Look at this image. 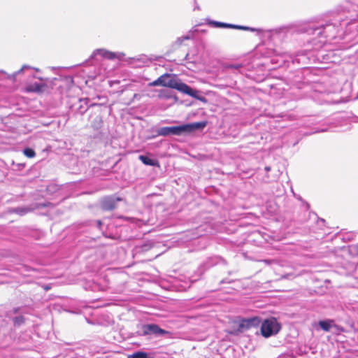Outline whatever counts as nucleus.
<instances>
[{
  "instance_id": "1",
  "label": "nucleus",
  "mask_w": 358,
  "mask_h": 358,
  "mask_svg": "<svg viewBox=\"0 0 358 358\" xmlns=\"http://www.w3.org/2000/svg\"><path fill=\"white\" fill-rule=\"evenodd\" d=\"M149 86H163L176 89L190 96L196 97V92L193 90L187 84L181 82L175 75H171L169 73L163 74L157 80L149 83Z\"/></svg>"
},
{
  "instance_id": "2",
  "label": "nucleus",
  "mask_w": 358,
  "mask_h": 358,
  "mask_svg": "<svg viewBox=\"0 0 358 358\" xmlns=\"http://www.w3.org/2000/svg\"><path fill=\"white\" fill-rule=\"evenodd\" d=\"M206 125L204 122L185 124L176 127H165L159 128L157 131L158 136H167L170 135L180 136L190 134L196 130L203 129Z\"/></svg>"
},
{
  "instance_id": "3",
  "label": "nucleus",
  "mask_w": 358,
  "mask_h": 358,
  "mask_svg": "<svg viewBox=\"0 0 358 358\" xmlns=\"http://www.w3.org/2000/svg\"><path fill=\"white\" fill-rule=\"evenodd\" d=\"M281 329L280 324L275 317L264 320L261 326V332L264 337L268 338L277 334Z\"/></svg>"
},
{
  "instance_id": "4",
  "label": "nucleus",
  "mask_w": 358,
  "mask_h": 358,
  "mask_svg": "<svg viewBox=\"0 0 358 358\" xmlns=\"http://www.w3.org/2000/svg\"><path fill=\"white\" fill-rule=\"evenodd\" d=\"M97 55L112 60L116 58L121 59L124 56V54L122 52H113L105 49H96L93 52L91 58H95Z\"/></svg>"
},
{
  "instance_id": "5",
  "label": "nucleus",
  "mask_w": 358,
  "mask_h": 358,
  "mask_svg": "<svg viewBox=\"0 0 358 358\" xmlns=\"http://www.w3.org/2000/svg\"><path fill=\"white\" fill-rule=\"evenodd\" d=\"M142 331L143 335L154 334L156 336H162L169 333L167 331L161 329L158 325L155 324H144L142 327Z\"/></svg>"
},
{
  "instance_id": "6",
  "label": "nucleus",
  "mask_w": 358,
  "mask_h": 358,
  "mask_svg": "<svg viewBox=\"0 0 358 358\" xmlns=\"http://www.w3.org/2000/svg\"><path fill=\"white\" fill-rule=\"evenodd\" d=\"M121 199L118 197L108 196L103 199L101 201V207L104 210H110L115 208L117 202Z\"/></svg>"
},
{
  "instance_id": "7",
  "label": "nucleus",
  "mask_w": 358,
  "mask_h": 358,
  "mask_svg": "<svg viewBox=\"0 0 358 358\" xmlns=\"http://www.w3.org/2000/svg\"><path fill=\"white\" fill-rule=\"evenodd\" d=\"M262 322L261 319L259 317H252L250 318L243 320L241 326L243 327L250 328L252 327H257Z\"/></svg>"
},
{
  "instance_id": "8",
  "label": "nucleus",
  "mask_w": 358,
  "mask_h": 358,
  "mask_svg": "<svg viewBox=\"0 0 358 358\" xmlns=\"http://www.w3.org/2000/svg\"><path fill=\"white\" fill-rule=\"evenodd\" d=\"M46 85L43 83H35L30 84L26 87L27 92H42L44 91Z\"/></svg>"
},
{
  "instance_id": "9",
  "label": "nucleus",
  "mask_w": 358,
  "mask_h": 358,
  "mask_svg": "<svg viewBox=\"0 0 358 358\" xmlns=\"http://www.w3.org/2000/svg\"><path fill=\"white\" fill-rule=\"evenodd\" d=\"M32 210V208L29 207H18L13 209V212L20 215H24L26 213Z\"/></svg>"
},
{
  "instance_id": "10",
  "label": "nucleus",
  "mask_w": 358,
  "mask_h": 358,
  "mask_svg": "<svg viewBox=\"0 0 358 358\" xmlns=\"http://www.w3.org/2000/svg\"><path fill=\"white\" fill-rule=\"evenodd\" d=\"M139 159L144 164H146V165H150V166H154L155 164V162L153 159L146 157V156H144V155H140L139 156Z\"/></svg>"
},
{
  "instance_id": "11",
  "label": "nucleus",
  "mask_w": 358,
  "mask_h": 358,
  "mask_svg": "<svg viewBox=\"0 0 358 358\" xmlns=\"http://www.w3.org/2000/svg\"><path fill=\"white\" fill-rule=\"evenodd\" d=\"M210 24H213L215 27H222V28H229V27H232L231 24H227L217 21H211L210 22Z\"/></svg>"
},
{
  "instance_id": "12",
  "label": "nucleus",
  "mask_w": 358,
  "mask_h": 358,
  "mask_svg": "<svg viewBox=\"0 0 358 358\" xmlns=\"http://www.w3.org/2000/svg\"><path fill=\"white\" fill-rule=\"evenodd\" d=\"M32 69L31 66H28V65H24L22 66V67L17 71L15 72L13 74H12L11 76H8V78L10 79H13L14 80L15 78V77L19 74L21 72L24 71V70L26 69Z\"/></svg>"
},
{
  "instance_id": "13",
  "label": "nucleus",
  "mask_w": 358,
  "mask_h": 358,
  "mask_svg": "<svg viewBox=\"0 0 358 358\" xmlns=\"http://www.w3.org/2000/svg\"><path fill=\"white\" fill-rule=\"evenodd\" d=\"M320 327L324 331H328L331 328L330 321H320L319 322Z\"/></svg>"
},
{
  "instance_id": "14",
  "label": "nucleus",
  "mask_w": 358,
  "mask_h": 358,
  "mask_svg": "<svg viewBox=\"0 0 358 358\" xmlns=\"http://www.w3.org/2000/svg\"><path fill=\"white\" fill-rule=\"evenodd\" d=\"M129 358H150L147 353L143 352H136L129 356Z\"/></svg>"
},
{
  "instance_id": "15",
  "label": "nucleus",
  "mask_w": 358,
  "mask_h": 358,
  "mask_svg": "<svg viewBox=\"0 0 358 358\" xmlns=\"http://www.w3.org/2000/svg\"><path fill=\"white\" fill-rule=\"evenodd\" d=\"M23 152H24V155L29 158H32L36 155L35 152L31 148L24 149Z\"/></svg>"
},
{
  "instance_id": "16",
  "label": "nucleus",
  "mask_w": 358,
  "mask_h": 358,
  "mask_svg": "<svg viewBox=\"0 0 358 358\" xmlns=\"http://www.w3.org/2000/svg\"><path fill=\"white\" fill-rule=\"evenodd\" d=\"M229 28L243 29V30H250L252 31L257 30L256 29H254V28H250L248 27H244V26H240V25H234V24H232V27H229Z\"/></svg>"
},
{
  "instance_id": "17",
  "label": "nucleus",
  "mask_w": 358,
  "mask_h": 358,
  "mask_svg": "<svg viewBox=\"0 0 358 358\" xmlns=\"http://www.w3.org/2000/svg\"><path fill=\"white\" fill-rule=\"evenodd\" d=\"M14 323L17 325H20L24 322V318L22 316L16 317L13 320Z\"/></svg>"
},
{
  "instance_id": "18",
  "label": "nucleus",
  "mask_w": 358,
  "mask_h": 358,
  "mask_svg": "<svg viewBox=\"0 0 358 358\" xmlns=\"http://www.w3.org/2000/svg\"><path fill=\"white\" fill-rule=\"evenodd\" d=\"M325 27H317L313 29L314 31H317L319 34L322 33V30L324 29Z\"/></svg>"
},
{
  "instance_id": "19",
  "label": "nucleus",
  "mask_w": 358,
  "mask_h": 358,
  "mask_svg": "<svg viewBox=\"0 0 358 358\" xmlns=\"http://www.w3.org/2000/svg\"><path fill=\"white\" fill-rule=\"evenodd\" d=\"M165 92L164 90L161 91V92H160V94H159V96H168V95L162 94V93H163V92Z\"/></svg>"
},
{
  "instance_id": "20",
  "label": "nucleus",
  "mask_w": 358,
  "mask_h": 358,
  "mask_svg": "<svg viewBox=\"0 0 358 358\" xmlns=\"http://www.w3.org/2000/svg\"><path fill=\"white\" fill-rule=\"evenodd\" d=\"M231 68H234V69H238V66L237 65H231L230 66Z\"/></svg>"
},
{
  "instance_id": "21",
  "label": "nucleus",
  "mask_w": 358,
  "mask_h": 358,
  "mask_svg": "<svg viewBox=\"0 0 358 358\" xmlns=\"http://www.w3.org/2000/svg\"><path fill=\"white\" fill-rule=\"evenodd\" d=\"M265 169L268 171L270 170V168L269 167H266Z\"/></svg>"
},
{
  "instance_id": "22",
  "label": "nucleus",
  "mask_w": 358,
  "mask_h": 358,
  "mask_svg": "<svg viewBox=\"0 0 358 358\" xmlns=\"http://www.w3.org/2000/svg\"><path fill=\"white\" fill-rule=\"evenodd\" d=\"M98 224H99V225H101V221H98Z\"/></svg>"
},
{
  "instance_id": "23",
  "label": "nucleus",
  "mask_w": 358,
  "mask_h": 358,
  "mask_svg": "<svg viewBox=\"0 0 358 358\" xmlns=\"http://www.w3.org/2000/svg\"><path fill=\"white\" fill-rule=\"evenodd\" d=\"M189 36L185 37V39H189Z\"/></svg>"
}]
</instances>
